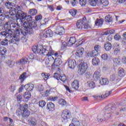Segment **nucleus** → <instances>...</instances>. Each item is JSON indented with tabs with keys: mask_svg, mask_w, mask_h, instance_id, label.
Here are the masks:
<instances>
[{
	"mask_svg": "<svg viewBox=\"0 0 126 126\" xmlns=\"http://www.w3.org/2000/svg\"><path fill=\"white\" fill-rule=\"evenodd\" d=\"M32 51L34 54H37L38 55L42 54L44 56L48 57L45 62L46 64L48 66H50L52 64H54L55 59L52 56H54V51H53L51 46L43 47V46L39 44L36 46H33L32 47Z\"/></svg>",
	"mask_w": 126,
	"mask_h": 126,
	"instance_id": "obj_1",
	"label": "nucleus"
},
{
	"mask_svg": "<svg viewBox=\"0 0 126 126\" xmlns=\"http://www.w3.org/2000/svg\"><path fill=\"white\" fill-rule=\"evenodd\" d=\"M119 114L115 106H111V107L106 106L103 110V113L97 116V121L99 123H101L103 121H108L113 116H119Z\"/></svg>",
	"mask_w": 126,
	"mask_h": 126,
	"instance_id": "obj_2",
	"label": "nucleus"
},
{
	"mask_svg": "<svg viewBox=\"0 0 126 126\" xmlns=\"http://www.w3.org/2000/svg\"><path fill=\"white\" fill-rule=\"evenodd\" d=\"M26 14V13L24 12L21 10H18L16 13V9L13 8L9 10V14L7 16V18L10 17L12 20L17 18L18 24H19V25H24L26 27L27 23L24 22Z\"/></svg>",
	"mask_w": 126,
	"mask_h": 126,
	"instance_id": "obj_3",
	"label": "nucleus"
},
{
	"mask_svg": "<svg viewBox=\"0 0 126 126\" xmlns=\"http://www.w3.org/2000/svg\"><path fill=\"white\" fill-rule=\"evenodd\" d=\"M24 21L23 22H25L27 25L25 26L21 25V26H23L24 28V29L27 31L28 33L29 34H33L34 32V29L37 27V23L35 21H32V17L31 15H25L24 17Z\"/></svg>",
	"mask_w": 126,
	"mask_h": 126,
	"instance_id": "obj_4",
	"label": "nucleus"
},
{
	"mask_svg": "<svg viewBox=\"0 0 126 126\" xmlns=\"http://www.w3.org/2000/svg\"><path fill=\"white\" fill-rule=\"evenodd\" d=\"M4 28L5 29H7L8 31H11L10 30H13L14 32L13 38L14 40L16 42H19V34H20V31L22 30H20L19 26L15 22H6L5 24L4 25Z\"/></svg>",
	"mask_w": 126,
	"mask_h": 126,
	"instance_id": "obj_5",
	"label": "nucleus"
},
{
	"mask_svg": "<svg viewBox=\"0 0 126 126\" xmlns=\"http://www.w3.org/2000/svg\"><path fill=\"white\" fill-rule=\"evenodd\" d=\"M86 18L84 17L82 19H80L77 22L76 26L77 29L81 30V29H88L89 25L86 24Z\"/></svg>",
	"mask_w": 126,
	"mask_h": 126,
	"instance_id": "obj_6",
	"label": "nucleus"
},
{
	"mask_svg": "<svg viewBox=\"0 0 126 126\" xmlns=\"http://www.w3.org/2000/svg\"><path fill=\"white\" fill-rule=\"evenodd\" d=\"M28 62V59L27 58H23L16 62L10 61L8 60L6 61V63L9 65V67H13L16 64H19V65L21 64H25Z\"/></svg>",
	"mask_w": 126,
	"mask_h": 126,
	"instance_id": "obj_7",
	"label": "nucleus"
},
{
	"mask_svg": "<svg viewBox=\"0 0 126 126\" xmlns=\"http://www.w3.org/2000/svg\"><path fill=\"white\" fill-rule=\"evenodd\" d=\"M13 32L12 31H6L1 32H0V37H5L6 38H10V40L8 41L9 44H12L14 42V38L12 37V35Z\"/></svg>",
	"mask_w": 126,
	"mask_h": 126,
	"instance_id": "obj_8",
	"label": "nucleus"
},
{
	"mask_svg": "<svg viewBox=\"0 0 126 126\" xmlns=\"http://www.w3.org/2000/svg\"><path fill=\"white\" fill-rule=\"evenodd\" d=\"M88 67V64H87V63L84 62V61H81V62H80L78 70V72L79 74H80V75L84 74V73L86 72V70H87Z\"/></svg>",
	"mask_w": 126,
	"mask_h": 126,
	"instance_id": "obj_9",
	"label": "nucleus"
},
{
	"mask_svg": "<svg viewBox=\"0 0 126 126\" xmlns=\"http://www.w3.org/2000/svg\"><path fill=\"white\" fill-rule=\"evenodd\" d=\"M79 42H80V40L76 41V39L75 37L71 36L69 38L68 41L67 45L68 47H70V46H72V45H75V48L76 47H78V46H80L82 43H78Z\"/></svg>",
	"mask_w": 126,
	"mask_h": 126,
	"instance_id": "obj_10",
	"label": "nucleus"
},
{
	"mask_svg": "<svg viewBox=\"0 0 126 126\" xmlns=\"http://www.w3.org/2000/svg\"><path fill=\"white\" fill-rule=\"evenodd\" d=\"M71 113L69 111L67 110H64L61 115V118L62 122H67V120L70 118Z\"/></svg>",
	"mask_w": 126,
	"mask_h": 126,
	"instance_id": "obj_11",
	"label": "nucleus"
},
{
	"mask_svg": "<svg viewBox=\"0 0 126 126\" xmlns=\"http://www.w3.org/2000/svg\"><path fill=\"white\" fill-rule=\"evenodd\" d=\"M41 38H51L53 37V32L51 30H47L40 33Z\"/></svg>",
	"mask_w": 126,
	"mask_h": 126,
	"instance_id": "obj_12",
	"label": "nucleus"
},
{
	"mask_svg": "<svg viewBox=\"0 0 126 126\" xmlns=\"http://www.w3.org/2000/svg\"><path fill=\"white\" fill-rule=\"evenodd\" d=\"M19 38V41H20V36H22L21 37V40L23 43H25L27 41V38H26V36L27 35V32H26V30H23L20 31V34H18Z\"/></svg>",
	"mask_w": 126,
	"mask_h": 126,
	"instance_id": "obj_13",
	"label": "nucleus"
},
{
	"mask_svg": "<svg viewBox=\"0 0 126 126\" xmlns=\"http://www.w3.org/2000/svg\"><path fill=\"white\" fill-rule=\"evenodd\" d=\"M54 77L56 78L57 80H61L63 82H64L66 80V77L64 75H60L57 73H54Z\"/></svg>",
	"mask_w": 126,
	"mask_h": 126,
	"instance_id": "obj_14",
	"label": "nucleus"
},
{
	"mask_svg": "<svg viewBox=\"0 0 126 126\" xmlns=\"http://www.w3.org/2000/svg\"><path fill=\"white\" fill-rule=\"evenodd\" d=\"M68 66L69 68L73 69L76 66V62L74 60L68 59L67 60Z\"/></svg>",
	"mask_w": 126,
	"mask_h": 126,
	"instance_id": "obj_15",
	"label": "nucleus"
},
{
	"mask_svg": "<svg viewBox=\"0 0 126 126\" xmlns=\"http://www.w3.org/2000/svg\"><path fill=\"white\" fill-rule=\"evenodd\" d=\"M55 33L57 35L62 36L63 34H64V28L63 27H60L55 30Z\"/></svg>",
	"mask_w": 126,
	"mask_h": 126,
	"instance_id": "obj_16",
	"label": "nucleus"
},
{
	"mask_svg": "<svg viewBox=\"0 0 126 126\" xmlns=\"http://www.w3.org/2000/svg\"><path fill=\"white\" fill-rule=\"evenodd\" d=\"M46 109L49 111V112H53L55 110V104L52 102H48L47 104Z\"/></svg>",
	"mask_w": 126,
	"mask_h": 126,
	"instance_id": "obj_17",
	"label": "nucleus"
},
{
	"mask_svg": "<svg viewBox=\"0 0 126 126\" xmlns=\"http://www.w3.org/2000/svg\"><path fill=\"white\" fill-rule=\"evenodd\" d=\"M84 53V48L83 47L79 48L76 51L75 55L79 58H82V56Z\"/></svg>",
	"mask_w": 126,
	"mask_h": 126,
	"instance_id": "obj_18",
	"label": "nucleus"
},
{
	"mask_svg": "<svg viewBox=\"0 0 126 126\" xmlns=\"http://www.w3.org/2000/svg\"><path fill=\"white\" fill-rule=\"evenodd\" d=\"M34 87L33 84H28L24 86V88L27 91H32L34 89Z\"/></svg>",
	"mask_w": 126,
	"mask_h": 126,
	"instance_id": "obj_19",
	"label": "nucleus"
},
{
	"mask_svg": "<svg viewBox=\"0 0 126 126\" xmlns=\"http://www.w3.org/2000/svg\"><path fill=\"white\" fill-rule=\"evenodd\" d=\"M72 87L74 89H75V90H77L79 88V82L76 80H74L72 83Z\"/></svg>",
	"mask_w": 126,
	"mask_h": 126,
	"instance_id": "obj_20",
	"label": "nucleus"
},
{
	"mask_svg": "<svg viewBox=\"0 0 126 126\" xmlns=\"http://www.w3.org/2000/svg\"><path fill=\"white\" fill-rule=\"evenodd\" d=\"M101 77V73L99 71H96L93 75V78L94 80L97 81L100 79Z\"/></svg>",
	"mask_w": 126,
	"mask_h": 126,
	"instance_id": "obj_21",
	"label": "nucleus"
},
{
	"mask_svg": "<svg viewBox=\"0 0 126 126\" xmlns=\"http://www.w3.org/2000/svg\"><path fill=\"white\" fill-rule=\"evenodd\" d=\"M63 63V61H62V59L60 58H57L55 60H54V63H53L54 65L55 66H59V65H61Z\"/></svg>",
	"mask_w": 126,
	"mask_h": 126,
	"instance_id": "obj_22",
	"label": "nucleus"
},
{
	"mask_svg": "<svg viewBox=\"0 0 126 126\" xmlns=\"http://www.w3.org/2000/svg\"><path fill=\"white\" fill-rule=\"evenodd\" d=\"M28 76L29 75H27V73L24 72L20 76L19 79L21 82H23Z\"/></svg>",
	"mask_w": 126,
	"mask_h": 126,
	"instance_id": "obj_23",
	"label": "nucleus"
},
{
	"mask_svg": "<svg viewBox=\"0 0 126 126\" xmlns=\"http://www.w3.org/2000/svg\"><path fill=\"white\" fill-rule=\"evenodd\" d=\"M104 22V19H97L95 21V24L96 26H98V27H101L102 25H103V23Z\"/></svg>",
	"mask_w": 126,
	"mask_h": 126,
	"instance_id": "obj_24",
	"label": "nucleus"
},
{
	"mask_svg": "<svg viewBox=\"0 0 126 126\" xmlns=\"http://www.w3.org/2000/svg\"><path fill=\"white\" fill-rule=\"evenodd\" d=\"M99 83L101 85H107V84H109V80L107 78H101L100 80Z\"/></svg>",
	"mask_w": 126,
	"mask_h": 126,
	"instance_id": "obj_25",
	"label": "nucleus"
},
{
	"mask_svg": "<svg viewBox=\"0 0 126 126\" xmlns=\"http://www.w3.org/2000/svg\"><path fill=\"white\" fill-rule=\"evenodd\" d=\"M97 55V51L93 50L92 52L88 53L87 56V57H90L91 58H94V57H96Z\"/></svg>",
	"mask_w": 126,
	"mask_h": 126,
	"instance_id": "obj_26",
	"label": "nucleus"
},
{
	"mask_svg": "<svg viewBox=\"0 0 126 126\" xmlns=\"http://www.w3.org/2000/svg\"><path fill=\"white\" fill-rule=\"evenodd\" d=\"M118 74L120 77H124L126 75L125 70L122 68H119Z\"/></svg>",
	"mask_w": 126,
	"mask_h": 126,
	"instance_id": "obj_27",
	"label": "nucleus"
},
{
	"mask_svg": "<svg viewBox=\"0 0 126 126\" xmlns=\"http://www.w3.org/2000/svg\"><path fill=\"white\" fill-rule=\"evenodd\" d=\"M100 63V60L98 58H94L92 60V63L93 65H98Z\"/></svg>",
	"mask_w": 126,
	"mask_h": 126,
	"instance_id": "obj_28",
	"label": "nucleus"
},
{
	"mask_svg": "<svg viewBox=\"0 0 126 126\" xmlns=\"http://www.w3.org/2000/svg\"><path fill=\"white\" fill-rule=\"evenodd\" d=\"M71 124L75 126H80V123H79V121L76 118H73L72 119Z\"/></svg>",
	"mask_w": 126,
	"mask_h": 126,
	"instance_id": "obj_29",
	"label": "nucleus"
},
{
	"mask_svg": "<svg viewBox=\"0 0 126 126\" xmlns=\"http://www.w3.org/2000/svg\"><path fill=\"white\" fill-rule=\"evenodd\" d=\"M110 81H116L118 80V75L117 74H112L110 77Z\"/></svg>",
	"mask_w": 126,
	"mask_h": 126,
	"instance_id": "obj_30",
	"label": "nucleus"
},
{
	"mask_svg": "<svg viewBox=\"0 0 126 126\" xmlns=\"http://www.w3.org/2000/svg\"><path fill=\"white\" fill-rule=\"evenodd\" d=\"M104 48L106 51H110L112 49V44L110 42H107L104 45Z\"/></svg>",
	"mask_w": 126,
	"mask_h": 126,
	"instance_id": "obj_31",
	"label": "nucleus"
},
{
	"mask_svg": "<svg viewBox=\"0 0 126 126\" xmlns=\"http://www.w3.org/2000/svg\"><path fill=\"white\" fill-rule=\"evenodd\" d=\"M29 13L30 15L34 16V15H36L37 14V9L35 8L31 9L29 10Z\"/></svg>",
	"mask_w": 126,
	"mask_h": 126,
	"instance_id": "obj_32",
	"label": "nucleus"
},
{
	"mask_svg": "<svg viewBox=\"0 0 126 126\" xmlns=\"http://www.w3.org/2000/svg\"><path fill=\"white\" fill-rule=\"evenodd\" d=\"M3 13L0 14V20H1L2 21H3V20H4V19L5 18V17H6V18H8L10 20H12L11 18L7 17V15H5Z\"/></svg>",
	"mask_w": 126,
	"mask_h": 126,
	"instance_id": "obj_33",
	"label": "nucleus"
},
{
	"mask_svg": "<svg viewBox=\"0 0 126 126\" xmlns=\"http://www.w3.org/2000/svg\"><path fill=\"white\" fill-rule=\"evenodd\" d=\"M88 86L90 87V88H95V86H96V85H95V83L93 81H89L87 82Z\"/></svg>",
	"mask_w": 126,
	"mask_h": 126,
	"instance_id": "obj_34",
	"label": "nucleus"
},
{
	"mask_svg": "<svg viewBox=\"0 0 126 126\" xmlns=\"http://www.w3.org/2000/svg\"><path fill=\"white\" fill-rule=\"evenodd\" d=\"M58 104L62 106H66V101L63 98H61L58 100Z\"/></svg>",
	"mask_w": 126,
	"mask_h": 126,
	"instance_id": "obj_35",
	"label": "nucleus"
},
{
	"mask_svg": "<svg viewBox=\"0 0 126 126\" xmlns=\"http://www.w3.org/2000/svg\"><path fill=\"white\" fill-rule=\"evenodd\" d=\"M50 74L47 73H42V76L43 77V78L44 80H48L49 79V77L50 76Z\"/></svg>",
	"mask_w": 126,
	"mask_h": 126,
	"instance_id": "obj_36",
	"label": "nucleus"
},
{
	"mask_svg": "<svg viewBox=\"0 0 126 126\" xmlns=\"http://www.w3.org/2000/svg\"><path fill=\"white\" fill-rule=\"evenodd\" d=\"M94 51H96V54L98 55L99 53V52H101V46L99 45H96L94 47Z\"/></svg>",
	"mask_w": 126,
	"mask_h": 126,
	"instance_id": "obj_37",
	"label": "nucleus"
},
{
	"mask_svg": "<svg viewBox=\"0 0 126 126\" xmlns=\"http://www.w3.org/2000/svg\"><path fill=\"white\" fill-rule=\"evenodd\" d=\"M112 20H113V18H112V16L110 15H107L105 17V21L106 22L110 23V22H112Z\"/></svg>",
	"mask_w": 126,
	"mask_h": 126,
	"instance_id": "obj_38",
	"label": "nucleus"
},
{
	"mask_svg": "<svg viewBox=\"0 0 126 126\" xmlns=\"http://www.w3.org/2000/svg\"><path fill=\"white\" fill-rule=\"evenodd\" d=\"M20 109L23 111H27L28 110V104H23L21 105Z\"/></svg>",
	"mask_w": 126,
	"mask_h": 126,
	"instance_id": "obj_39",
	"label": "nucleus"
},
{
	"mask_svg": "<svg viewBox=\"0 0 126 126\" xmlns=\"http://www.w3.org/2000/svg\"><path fill=\"white\" fill-rule=\"evenodd\" d=\"M110 94H111V92L108 91V92H107L106 93V94H105L104 95H101V96L98 95L96 97H97V98H100V97L107 98V97H108L109 96V95H110Z\"/></svg>",
	"mask_w": 126,
	"mask_h": 126,
	"instance_id": "obj_40",
	"label": "nucleus"
},
{
	"mask_svg": "<svg viewBox=\"0 0 126 126\" xmlns=\"http://www.w3.org/2000/svg\"><path fill=\"white\" fill-rule=\"evenodd\" d=\"M69 13L72 15V16H75L76 13H77V10L76 9H72L69 11Z\"/></svg>",
	"mask_w": 126,
	"mask_h": 126,
	"instance_id": "obj_41",
	"label": "nucleus"
},
{
	"mask_svg": "<svg viewBox=\"0 0 126 126\" xmlns=\"http://www.w3.org/2000/svg\"><path fill=\"white\" fill-rule=\"evenodd\" d=\"M5 5L8 9L11 8L10 9H12V3H10V2H7L5 3Z\"/></svg>",
	"mask_w": 126,
	"mask_h": 126,
	"instance_id": "obj_42",
	"label": "nucleus"
},
{
	"mask_svg": "<svg viewBox=\"0 0 126 126\" xmlns=\"http://www.w3.org/2000/svg\"><path fill=\"white\" fill-rule=\"evenodd\" d=\"M113 63L116 65H119L121 63V59L120 58H116L113 60Z\"/></svg>",
	"mask_w": 126,
	"mask_h": 126,
	"instance_id": "obj_43",
	"label": "nucleus"
},
{
	"mask_svg": "<svg viewBox=\"0 0 126 126\" xmlns=\"http://www.w3.org/2000/svg\"><path fill=\"white\" fill-rule=\"evenodd\" d=\"M29 115H30V112H29L28 110L23 111V117H26V118H27V117H29Z\"/></svg>",
	"mask_w": 126,
	"mask_h": 126,
	"instance_id": "obj_44",
	"label": "nucleus"
},
{
	"mask_svg": "<svg viewBox=\"0 0 126 126\" xmlns=\"http://www.w3.org/2000/svg\"><path fill=\"white\" fill-rule=\"evenodd\" d=\"M85 76L87 79H90V78H92V73L90 72H88L85 73Z\"/></svg>",
	"mask_w": 126,
	"mask_h": 126,
	"instance_id": "obj_45",
	"label": "nucleus"
},
{
	"mask_svg": "<svg viewBox=\"0 0 126 126\" xmlns=\"http://www.w3.org/2000/svg\"><path fill=\"white\" fill-rule=\"evenodd\" d=\"M25 99H29L31 97V93L30 92H26L24 95Z\"/></svg>",
	"mask_w": 126,
	"mask_h": 126,
	"instance_id": "obj_46",
	"label": "nucleus"
},
{
	"mask_svg": "<svg viewBox=\"0 0 126 126\" xmlns=\"http://www.w3.org/2000/svg\"><path fill=\"white\" fill-rule=\"evenodd\" d=\"M100 3L104 6H107L109 4V1L108 0H100Z\"/></svg>",
	"mask_w": 126,
	"mask_h": 126,
	"instance_id": "obj_47",
	"label": "nucleus"
},
{
	"mask_svg": "<svg viewBox=\"0 0 126 126\" xmlns=\"http://www.w3.org/2000/svg\"><path fill=\"white\" fill-rule=\"evenodd\" d=\"M97 2H98L97 0H90V4L92 6H95L97 4Z\"/></svg>",
	"mask_w": 126,
	"mask_h": 126,
	"instance_id": "obj_48",
	"label": "nucleus"
},
{
	"mask_svg": "<svg viewBox=\"0 0 126 126\" xmlns=\"http://www.w3.org/2000/svg\"><path fill=\"white\" fill-rule=\"evenodd\" d=\"M114 32H115V31L113 30L107 31L103 32L102 35H109V34H114Z\"/></svg>",
	"mask_w": 126,
	"mask_h": 126,
	"instance_id": "obj_49",
	"label": "nucleus"
},
{
	"mask_svg": "<svg viewBox=\"0 0 126 126\" xmlns=\"http://www.w3.org/2000/svg\"><path fill=\"white\" fill-rule=\"evenodd\" d=\"M39 106L41 108H43V107H45V106H46V101H45L44 100L40 101L39 102Z\"/></svg>",
	"mask_w": 126,
	"mask_h": 126,
	"instance_id": "obj_50",
	"label": "nucleus"
},
{
	"mask_svg": "<svg viewBox=\"0 0 126 126\" xmlns=\"http://www.w3.org/2000/svg\"><path fill=\"white\" fill-rule=\"evenodd\" d=\"M8 41L9 40H8L6 39L2 40V41H1V45H2V46H7V45H8Z\"/></svg>",
	"mask_w": 126,
	"mask_h": 126,
	"instance_id": "obj_51",
	"label": "nucleus"
},
{
	"mask_svg": "<svg viewBox=\"0 0 126 126\" xmlns=\"http://www.w3.org/2000/svg\"><path fill=\"white\" fill-rule=\"evenodd\" d=\"M10 91H11V92H14V91H15V90H16V86L14 85H12L10 87Z\"/></svg>",
	"mask_w": 126,
	"mask_h": 126,
	"instance_id": "obj_52",
	"label": "nucleus"
},
{
	"mask_svg": "<svg viewBox=\"0 0 126 126\" xmlns=\"http://www.w3.org/2000/svg\"><path fill=\"white\" fill-rule=\"evenodd\" d=\"M101 59L102 60H104V61H107L108 59H109V56H108V55L107 54H103L101 55Z\"/></svg>",
	"mask_w": 126,
	"mask_h": 126,
	"instance_id": "obj_53",
	"label": "nucleus"
},
{
	"mask_svg": "<svg viewBox=\"0 0 126 126\" xmlns=\"http://www.w3.org/2000/svg\"><path fill=\"white\" fill-rule=\"evenodd\" d=\"M49 100L50 101H52V102H54V101H57L58 100V97L57 96H49L48 98Z\"/></svg>",
	"mask_w": 126,
	"mask_h": 126,
	"instance_id": "obj_54",
	"label": "nucleus"
},
{
	"mask_svg": "<svg viewBox=\"0 0 126 126\" xmlns=\"http://www.w3.org/2000/svg\"><path fill=\"white\" fill-rule=\"evenodd\" d=\"M87 0H79V3L82 6H84L86 4Z\"/></svg>",
	"mask_w": 126,
	"mask_h": 126,
	"instance_id": "obj_55",
	"label": "nucleus"
},
{
	"mask_svg": "<svg viewBox=\"0 0 126 126\" xmlns=\"http://www.w3.org/2000/svg\"><path fill=\"white\" fill-rule=\"evenodd\" d=\"M30 122L32 125H33V126H35V125L36 124V119H35V118H31Z\"/></svg>",
	"mask_w": 126,
	"mask_h": 126,
	"instance_id": "obj_56",
	"label": "nucleus"
},
{
	"mask_svg": "<svg viewBox=\"0 0 126 126\" xmlns=\"http://www.w3.org/2000/svg\"><path fill=\"white\" fill-rule=\"evenodd\" d=\"M114 39L116 40V41H119V40H121V35L119 34H116L114 36Z\"/></svg>",
	"mask_w": 126,
	"mask_h": 126,
	"instance_id": "obj_57",
	"label": "nucleus"
},
{
	"mask_svg": "<svg viewBox=\"0 0 126 126\" xmlns=\"http://www.w3.org/2000/svg\"><path fill=\"white\" fill-rule=\"evenodd\" d=\"M42 96H45L46 97H47V96H49L50 95V91L49 90H46L43 94H42Z\"/></svg>",
	"mask_w": 126,
	"mask_h": 126,
	"instance_id": "obj_58",
	"label": "nucleus"
},
{
	"mask_svg": "<svg viewBox=\"0 0 126 126\" xmlns=\"http://www.w3.org/2000/svg\"><path fill=\"white\" fill-rule=\"evenodd\" d=\"M71 4H72V6H76V5H77V0H71Z\"/></svg>",
	"mask_w": 126,
	"mask_h": 126,
	"instance_id": "obj_59",
	"label": "nucleus"
},
{
	"mask_svg": "<svg viewBox=\"0 0 126 126\" xmlns=\"http://www.w3.org/2000/svg\"><path fill=\"white\" fill-rule=\"evenodd\" d=\"M35 19L36 21H39V20H41L42 19V15H38L35 16Z\"/></svg>",
	"mask_w": 126,
	"mask_h": 126,
	"instance_id": "obj_60",
	"label": "nucleus"
},
{
	"mask_svg": "<svg viewBox=\"0 0 126 126\" xmlns=\"http://www.w3.org/2000/svg\"><path fill=\"white\" fill-rule=\"evenodd\" d=\"M121 61L124 64H126V57L123 56L121 59Z\"/></svg>",
	"mask_w": 126,
	"mask_h": 126,
	"instance_id": "obj_61",
	"label": "nucleus"
},
{
	"mask_svg": "<svg viewBox=\"0 0 126 126\" xmlns=\"http://www.w3.org/2000/svg\"><path fill=\"white\" fill-rule=\"evenodd\" d=\"M38 90L39 91V92H42V91L44 90V87H43V85H39L38 87Z\"/></svg>",
	"mask_w": 126,
	"mask_h": 126,
	"instance_id": "obj_62",
	"label": "nucleus"
},
{
	"mask_svg": "<svg viewBox=\"0 0 126 126\" xmlns=\"http://www.w3.org/2000/svg\"><path fill=\"white\" fill-rule=\"evenodd\" d=\"M48 7L51 11H54V10H55V7H54L53 5H48Z\"/></svg>",
	"mask_w": 126,
	"mask_h": 126,
	"instance_id": "obj_63",
	"label": "nucleus"
},
{
	"mask_svg": "<svg viewBox=\"0 0 126 126\" xmlns=\"http://www.w3.org/2000/svg\"><path fill=\"white\" fill-rule=\"evenodd\" d=\"M35 58H36V56L33 54H31L29 56V59H30V60H34Z\"/></svg>",
	"mask_w": 126,
	"mask_h": 126,
	"instance_id": "obj_64",
	"label": "nucleus"
}]
</instances>
